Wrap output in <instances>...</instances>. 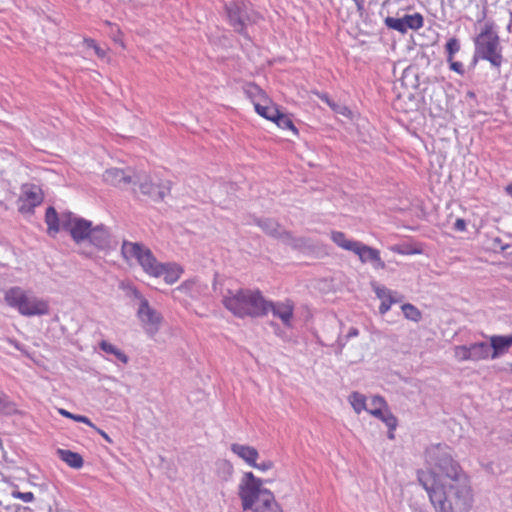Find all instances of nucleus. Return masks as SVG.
<instances>
[{
  "instance_id": "f257e3e1",
  "label": "nucleus",
  "mask_w": 512,
  "mask_h": 512,
  "mask_svg": "<svg viewBox=\"0 0 512 512\" xmlns=\"http://www.w3.org/2000/svg\"><path fill=\"white\" fill-rule=\"evenodd\" d=\"M418 480L436 512H454V508L460 512L471 510L474 495L464 471L446 480H439L430 472H419Z\"/></svg>"
},
{
  "instance_id": "f03ea898",
  "label": "nucleus",
  "mask_w": 512,
  "mask_h": 512,
  "mask_svg": "<svg viewBox=\"0 0 512 512\" xmlns=\"http://www.w3.org/2000/svg\"><path fill=\"white\" fill-rule=\"evenodd\" d=\"M222 303L227 310L239 318L265 316L268 305L257 289L228 290L223 295Z\"/></svg>"
},
{
  "instance_id": "7ed1b4c3",
  "label": "nucleus",
  "mask_w": 512,
  "mask_h": 512,
  "mask_svg": "<svg viewBox=\"0 0 512 512\" xmlns=\"http://www.w3.org/2000/svg\"><path fill=\"white\" fill-rule=\"evenodd\" d=\"M473 43L472 63L476 65L480 60L487 61L492 67L499 70L504 62V57L495 24L491 21L486 22L474 37Z\"/></svg>"
},
{
  "instance_id": "20e7f679",
  "label": "nucleus",
  "mask_w": 512,
  "mask_h": 512,
  "mask_svg": "<svg viewBox=\"0 0 512 512\" xmlns=\"http://www.w3.org/2000/svg\"><path fill=\"white\" fill-rule=\"evenodd\" d=\"M6 304L22 316H43L49 313L47 300L37 297L31 291L19 286L9 288L4 295Z\"/></svg>"
},
{
  "instance_id": "39448f33",
  "label": "nucleus",
  "mask_w": 512,
  "mask_h": 512,
  "mask_svg": "<svg viewBox=\"0 0 512 512\" xmlns=\"http://www.w3.org/2000/svg\"><path fill=\"white\" fill-rule=\"evenodd\" d=\"M425 461L428 468L426 472L433 473L439 480H446L463 471L453 459L451 448L444 444L428 447L425 452Z\"/></svg>"
},
{
  "instance_id": "423d86ee",
  "label": "nucleus",
  "mask_w": 512,
  "mask_h": 512,
  "mask_svg": "<svg viewBox=\"0 0 512 512\" xmlns=\"http://www.w3.org/2000/svg\"><path fill=\"white\" fill-rule=\"evenodd\" d=\"M331 239L341 249L352 252L358 256L362 264L369 263L375 270L384 269L386 267L378 249L370 247L361 241L353 240L338 231L331 233Z\"/></svg>"
},
{
  "instance_id": "0eeeda50",
  "label": "nucleus",
  "mask_w": 512,
  "mask_h": 512,
  "mask_svg": "<svg viewBox=\"0 0 512 512\" xmlns=\"http://www.w3.org/2000/svg\"><path fill=\"white\" fill-rule=\"evenodd\" d=\"M121 254L126 261L135 259L148 276L159 278L163 263L158 261L153 252L145 245L125 240L121 246Z\"/></svg>"
},
{
  "instance_id": "6e6552de",
  "label": "nucleus",
  "mask_w": 512,
  "mask_h": 512,
  "mask_svg": "<svg viewBox=\"0 0 512 512\" xmlns=\"http://www.w3.org/2000/svg\"><path fill=\"white\" fill-rule=\"evenodd\" d=\"M129 294L139 300V307L137 309V317L144 329V331L153 337L160 329L162 323V315L156 309L152 308L148 300L141 294V292L132 285L128 286Z\"/></svg>"
},
{
  "instance_id": "1a4fd4ad",
  "label": "nucleus",
  "mask_w": 512,
  "mask_h": 512,
  "mask_svg": "<svg viewBox=\"0 0 512 512\" xmlns=\"http://www.w3.org/2000/svg\"><path fill=\"white\" fill-rule=\"evenodd\" d=\"M262 480L255 477L252 472H245L239 483V497L244 510L254 509L262 502L264 493H271L262 487Z\"/></svg>"
},
{
  "instance_id": "9d476101",
  "label": "nucleus",
  "mask_w": 512,
  "mask_h": 512,
  "mask_svg": "<svg viewBox=\"0 0 512 512\" xmlns=\"http://www.w3.org/2000/svg\"><path fill=\"white\" fill-rule=\"evenodd\" d=\"M139 189L143 195L149 197L153 201H162L170 194L172 182L170 180H163L159 178L154 181L149 175H145L139 180Z\"/></svg>"
},
{
  "instance_id": "9b49d317",
  "label": "nucleus",
  "mask_w": 512,
  "mask_h": 512,
  "mask_svg": "<svg viewBox=\"0 0 512 512\" xmlns=\"http://www.w3.org/2000/svg\"><path fill=\"white\" fill-rule=\"evenodd\" d=\"M229 25L241 35H246L247 6L243 1H232L225 5Z\"/></svg>"
},
{
  "instance_id": "f8f14e48",
  "label": "nucleus",
  "mask_w": 512,
  "mask_h": 512,
  "mask_svg": "<svg viewBox=\"0 0 512 512\" xmlns=\"http://www.w3.org/2000/svg\"><path fill=\"white\" fill-rule=\"evenodd\" d=\"M44 193L42 189L35 184H25L18 200V210L22 214L33 212L34 208L42 203Z\"/></svg>"
},
{
  "instance_id": "ddd939ff",
  "label": "nucleus",
  "mask_w": 512,
  "mask_h": 512,
  "mask_svg": "<svg viewBox=\"0 0 512 512\" xmlns=\"http://www.w3.org/2000/svg\"><path fill=\"white\" fill-rule=\"evenodd\" d=\"M384 23L389 29L405 34L408 29L415 31L421 29L424 25V18L420 13L416 12L414 14H407L403 18L386 17Z\"/></svg>"
},
{
  "instance_id": "4468645a",
  "label": "nucleus",
  "mask_w": 512,
  "mask_h": 512,
  "mask_svg": "<svg viewBox=\"0 0 512 512\" xmlns=\"http://www.w3.org/2000/svg\"><path fill=\"white\" fill-rule=\"evenodd\" d=\"M261 117L273 122L278 128L290 131L294 136H299V130L293 123L291 115L282 112L275 102L269 106Z\"/></svg>"
},
{
  "instance_id": "2eb2a0df",
  "label": "nucleus",
  "mask_w": 512,
  "mask_h": 512,
  "mask_svg": "<svg viewBox=\"0 0 512 512\" xmlns=\"http://www.w3.org/2000/svg\"><path fill=\"white\" fill-rule=\"evenodd\" d=\"M244 93L252 102L254 109L259 116H262L269 106L274 104L273 100L267 95V93L255 83L246 84L244 87Z\"/></svg>"
},
{
  "instance_id": "dca6fc26",
  "label": "nucleus",
  "mask_w": 512,
  "mask_h": 512,
  "mask_svg": "<svg viewBox=\"0 0 512 512\" xmlns=\"http://www.w3.org/2000/svg\"><path fill=\"white\" fill-rule=\"evenodd\" d=\"M266 303L268 305L265 310V315H267L269 312H272L273 316L279 318L284 326H292L294 304L291 300H285L282 302H272L266 300Z\"/></svg>"
},
{
  "instance_id": "f3484780",
  "label": "nucleus",
  "mask_w": 512,
  "mask_h": 512,
  "mask_svg": "<svg viewBox=\"0 0 512 512\" xmlns=\"http://www.w3.org/2000/svg\"><path fill=\"white\" fill-rule=\"evenodd\" d=\"M46 224H91L76 216L73 212L65 210L58 213L54 207H48L45 213Z\"/></svg>"
},
{
  "instance_id": "a211bd4d",
  "label": "nucleus",
  "mask_w": 512,
  "mask_h": 512,
  "mask_svg": "<svg viewBox=\"0 0 512 512\" xmlns=\"http://www.w3.org/2000/svg\"><path fill=\"white\" fill-rule=\"evenodd\" d=\"M89 243L101 250L114 249L116 242L112 240L104 226H91Z\"/></svg>"
},
{
  "instance_id": "6ab92c4d",
  "label": "nucleus",
  "mask_w": 512,
  "mask_h": 512,
  "mask_svg": "<svg viewBox=\"0 0 512 512\" xmlns=\"http://www.w3.org/2000/svg\"><path fill=\"white\" fill-rule=\"evenodd\" d=\"M230 449L238 458L250 467L255 466V461L259 458V452L253 446L232 443L230 445Z\"/></svg>"
},
{
  "instance_id": "aec40b11",
  "label": "nucleus",
  "mask_w": 512,
  "mask_h": 512,
  "mask_svg": "<svg viewBox=\"0 0 512 512\" xmlns=\"http://www.w3.org/2000/svg\"><path fill=\"white\" fill-rule=\"evenodd\" d=\"M104 181L112 186L127 185L132 182V177L120 168H109L103 174Z\"/></svg>"
},
{
  "instance_id": "412c9836",
  "label": "nucleus",
  "mask_w": 512,
  "mask_h": 512,
  "mask_svg": "<svg viewBox=\"0 0 512 512\" xmlns=\"http://www.w3.org/2000/svg\"><path fill=\"white\" fill-rule=\"evenodd\" d=\"M373 290L377 298L381 300V304L379 306V313L381 315H384L390 310L392 304L397 302V300L394 297V293L385 286L377 284L373 285Z\"/></svg>"
},
{
  "instance_id": "4be33fe9",
  "label": "nucleus",
  "mask_w": 512,
  "mask_h": 512,
  "mask_svg": "<svg viewBox=\"0 0 512 512\" xmlns=\"http://www.w3.org/2000/svg\"><path fill=\"white\" fill-rule=\"evenodd\" d=\"M183 268L175 262H165L159 273V278L163 277L166 284L172 285L176 283L182 276Z\"/></svg>"
},
{
  "instance_id": "5701e85b",
  "label": "nucleus",
  "mask_w": 512,
  "mask_h": 512,
  "mask_svg": "<svg viewBox=\"0 0 512 512\" xmlns=\"http://www.w3.org/2000/svg\"><path fill=\"white\" fill-rule=\"evenodd\" d=\"M491 358L495 359L512 346V335H495L490 338Z\"/></svg>"
},
{
  "instance_id": "b1692460",
  "label": "nucleus",
  "mask_w": 512,
  "mask_h": 512,
  "mask_svg": "<svg viewBox=\"0 0 512 512\" xmlns=\"http://www.w3.org/2000/svg\"><path fill=\"white\" fill-rule=\"evenodd\" d=\"M367 412L373 417L381 420L387 426V428H397L398 420L390 411L388 406L383 409H369Z\"/></svg>"
},
{
  "instance_id": "393cba45",
  "label": "nucleus",
  "mask_w": 512,
  "mask_h": 512,
  "mask_svg": "<svg viewBox=\"0 0 512 512\" xmlns=\"http://www.w3.org/2000/svg\"><path fill=\"white\" fill-rule=\"evenodd\" d=\"M471 361H480L491 357V347L486 342H477L469 345Z\"/></svg>"
},
{
  "instance_id": "a878e982",
  "label": "nucleus",
  "mask_w": 512,
  "mask_h": 512,
  "mask_svg": "<svg viewBox=\"0 0 512 512\" xmlns=\"http://www.w3.org/2000/svg\"><path fill=\"white\" fill-rule=\"evenodd\" d=\"M59 458L68 466L74 469H80L83 466V458L79 453L66 449H58Z\"/></svg>"
},
{
  "instance_id": "bb28decb",
  "label": "nucleus",
  "mask_w": 512,
  "mask_h": 512,
  "mask_svg": "<svg viewBox=\"0 0 512 512\" xmlns=\"http://www.w3.org/2000/svg\"><path fill=\"white\" fill-rule=\"evenodd\" d=\"M253 510L254 512H282L272 493H264L262 502L257 504Z\"/></svg>"
},
{
  "instance_id": "cd10ccee",
  "label": "nucleus",
  "mask_w": 512,
  "mask_h": 512,
  "mask_svg": "<svg viewBox=\"0 0 512 512\" xmlns=\"http://www.w3.org/2000/svg\"><path fill=\"white\" fill-rule=\"evenodd\" d=\"M183 293L186 296H189L191 298H195L198 294V282L195 279H190L182 282L178 287H176L172 291V296L175 299H178L177 294Z\"/></svg>"
},
{
  "instance_id": "c85d7f7f",
  "label": "nucleus",
  "mask_w": 512,
  "mask_h": 512,
  "mask_svg": "<svg viewBox=\"0 0 512 512\" xmlns=\"http://www.w3.org/2000/svg\"><path fill=\"white\" fill-rule=\"evenodd\" d=\"M348 402L356 414H361L363 411L369 410L367 408V398L364 394L354 391L348 396Z\"/></svg>"
},
{
  "instance_id": "c756f323",
  "label": "nucleus",
  "mask_w": 512,
  "mask_h": 512,
  "mask_svg": "<svg viewBox=\"0 0 512 512\" xmlns=\"http://www.w3.org/2000/svg\"><path fill=\"white\" fill-rule=\"evenodd\" d=\"M73 240L77 243L89 241L91 226H70L66 229Z\"/></svg>"
},
{
  "instance_id": "7c9ffc66",
  "label": "nucleus",
  "mask_w": 512,
  "mask_h": 512,
  "mask_svg": "<svg viewBox=\"0 0 512 512\" xmlns=\"http://www.w3.org/2000/svg\"><path fill=\"white\" fill-rule=\"evenodd\" d=\"M99 347L103 352L113 355L121 363H128V356L115 345L103 340L99 343Z\"/></svg>"
},
{
  "instance_id": "2f4dec72",
  "label": "nucleus",
  "mask_w": 512,
  "mask_h": 512,
  "mask_svg": "<svg viewBox=\"0 0 512 512\" xmlns=\"http://www.w3.org/2000/svg\"><path fill=\"white\" fill-rule=\"evenodd\" d=\"M390 250L400 255H416L422 253V249L414 248L409 244H396L391 246Z\"/></svg>"
},
{
  "instance_id": "473e14b6",
  "label": "nucleus",
  "mask_w": 512,
  "mask_h": 512,
  "mask_svg": "<svg viewBox=\"0 0 512 512\" xmlns=\"http://www.w3.org/2000/svg\"><path fill=\"white\" fill-rule=\"evenodd\" d=\"M401 309H402L404 316L407 319L414 321V322H418L421 320V312L414 305L406 303V304L402 305Z\"/></svg>"
},
{
  "instance_id": "72a5a7b5",
  "label": "nucleus",
  "mask_w": 512,
  "mask_h": 512,
  "mask_svg": "<svg viewBox=\"0 0 512 512\" xmlns=\"http://www.w3.org/2000/svg\"><path fill=\"white\" fill-rule=\"evenodd\" d=\"M445 51L447 54V61L454 59L455 54L460 51V42L457 38L452 37L448 39L445 44Z\"/></svg>"
},
{
  "instance_id": "f704fd0d",
  "label": "nucleus",
  "mask_w": 512,
  "mask_h": 512,
  "mask_svg": "<svg viewBox=\"0 0 512 512\" xmlns=\"http://www.w3.org/2000/svg\"><path fill=\"white\" fill-rule=\"evenodd\" d=\"M454 357L459 362L471 361L469 345H458L454 347Z\"/></svg>"
},
{
  "instance_id": "c9c22d12",
  "label": "nucleus",
  "mask_w": 512,
  "mask_h": 512,
  "mask_svg": "<svg viewBox=\"0 0 512 512\" xmlns=\"http://www.w3.org/2000/svg\"><path fill=\"white\" fill-rule=\"evenodd\" d=\"M218 473H223L224 478H228L233 473V465L227 460H220L217 462Z\"/></svg>"
},
{
  "instance_id": "e433bc0d",
  "label": "nucleus",
  "mask_w": 512,
  "mask_h": 512,
  "mask_svg": "<svg viewBox=\"0 0 512 512\" xmlns=\"http://www.w3.org/2000/svg\"><path fill=\"white\" fill-rule=\"evenodd\" d=\"M11 496L15 499H20L25 503H31L34 501L35 496L32 492H20L17 490H14L11 492Z\"/></svg>"
},
{
  "instance_id": "4c0bfd02",
  "label": "nucleus",
  "mask_w": 512,
  "mask_h": 512,
  "mask_svg": "<svg viewBox=\"0 0 512 512\" xmlns=\"http://www.w3.org/2000/svg\"><path fill=\"white\" fill-rule=\"evenodd\" d=\"M12 409L9 397L0 391V414L9 413Z\"/></svg>"
},
{
  "instance_id": "58836bf2",
  "label": "nucleus",
  "mask_w": 512,
  "mask_h": 512,
  "mask_svg": "<svg viewBox=\"0 0 512 512\" xmlns=\"http://www.w3.org/2000/svg\"><path fill=\"white\" fill-rule=\"evenodd\" d=\"M370 406L369 409H383L386 408L388 404L382 396L375 395L371 398Z\"/></svg>"
},
{
  "instance_id": "ea45409f",
  "label": "nucleus",
  "mask_w": 512,
  "mask_h": 512,
  "mask_svg": "<svg viewBox=\"0 0 512 512\" xmlns=\"http://www.w3.org/2000/svg\"><path fill=\"white\" fill-rule=\"evenodd\" d=\"M447 62L449 63V68L452 71L456 72L459 75H464L465 70H464V66L461 62L455 61L454 59H452L451 61H447Z\"/></svg>"
},
{
  "instance_id": "a19ab883",
  "label": "nucleus",
  "mask_w": 512,
  "mask_h": 512,
  "mask_svg": "<svg viewBox=\"0 0 512 512\" xmlns=\"http://www.w3.org/2000/svg\"><path fill=\"white\" fill-rule=\"evenodd\" d=\"M273 466H274V463L271 460H266L261 463H257V461H255V466H252V468L258 469L261 472H266V471L271 470L273 468Z\"/></svg>"
},
{
  "instance_id": "79ce46f5",
  "label": "nucleus",
  "mask_w": 512,
  "mask_h": 512,
  "mask_svg": "<svg viewBox=\"0 0 512 512\" xmlns=\"http://www.w3.org/2000/svg\"><path fill=\"white\" fill-rule=\"evenodd\" d=\"M69 226H48L47 234L51 237H55L59 232L66 231Z\"/></svg>"
},
{
  "instance_id": "37998d69",
  "label": "nucleus",
  "mask_w": 512,
  "mask_h": 512,
  "mask_svg": "<svg viewBox=\"0 0 512 512\" xmlns=\"http://www.w3.org/2000/svg\"><path fill=\"white\" fill-rule=\"evenodd\" d=\"M73 420L76 422L84 423L93 429H97V427L91 422V420L84 415L76 414L75 417H73Z\"/></svg>"
},
{
  "instance_id": "c03bdc74",
  "label": "nucleus",
  "mask_w": 512,
  "mask_h": 512,
  "mask_svg": "<svg viewBox=\"0 0 512 512\" xmlns=\"http://www.w3.org/2000/svg\"><path fill=\"white\" fill-rule=\"evenodd\" d=\"M358 335L359 330L356 327H351L345 337V341L342 343V346H344L349 339L357 337Z\"/></svg>"
},
{
  "instance_id": "a18cd8bd",
  "label": "nucleus",
  "mask_w": 512,
  "mask_h": 512,
  "mask_svg": "<svg viewBox=\"0 0 512 512\" xmlns=\"http://www.w3.org/2000/svg\"><path fill=\"white\" fill-rule=\"evenodd\" d=\"M116 32H117V36H118V37H115L113 40H114L116 43H118V44H119L123 49H125V48H126V45H125V43H124V41H123V39H122V38H123V33H122V31L120 30V28H119V27H116Z\"/></svg>"
},
{
  "instance_id": "49530a36",
  "label": "nucleus",
  "mask_w": 512,
  "mask_h": 512,
  "mask_svg": "<svg viewBox=\"0 0 512 512\" xmlns=\"http://www.w3.org/2000/svg\"><path fill=\"white\" fill-rule=\"evenodd\" d=\"M83 44L87 48H92V49H94L98 45L97 42L94 39H92V38H84L83 39Z\"/></svg>"
},
{
  "instance_id": "de8ad7c7",
  "label": "nucleus",
  "mask_w": 512,
  "mask_h": 512,
  "mask_svg": "<svg viewBox=\"0 0 512 512\" xmlns=\"http://www.w3.org/2000/svg\"><path fill=\"white\" fill-rule=\"evenodd\" d=\"M93 50L99 58H104L106 56V51L102 49L99 45H97Z\"/></svg>"
},
{
  "instance_id": "09e8293b",
  "label": "nucleus",
  "mask_w": 512,
  "mask_h": 512,
  "mask_svg": "<svg viewBox=\"0 0 512 512\" xmlns=\"http://www.w3.org/2000/svg\"><path fill=\"white\" fill-rule=\"evenodd\" d=\"M59 414L66 417V418H69V419H72L73 420V417H75L76 414H73L65 409H59L58 410Z\"/></svg>"
},
{
  "instance_id": "8fccbe9b",
  "label": "nucleus",
  "mask_w": 512,
  "mask_h": 512,
  "mask_svg": "<svg viewBox=\"0 0 512 512\" xmlns=\"http://www.w3.org/2000/svg\"><path fill=\"white\" fill-rule=\"evenodd\" d=\"M102 437L103 439L108 442V443H112V439L110 438V436L103 430L99 429L97 427V429H95Z\"/></svg>"
},
{
  "instance_id": "3c124183",
  "label": "nucleus",
  "mask_w": 512,
  "mask_h": 512,
  "mask_svg": "<svg viewBox=\"0 0 512 512\" xmlns=\"http://www.w3.org/2000/svg\"><path fill=\"white\" fill-rule=\"evenodd\" d=\"M505 193L512 198V181L504 188Z\"/></svg>"
},
{
  "instance_id": "603ef678",
  "label": "nucleus",
  "mask_w": 512,
  "mask_h": 512,
  "mask_svg": "<svg viewBox=\"0 0 512 512\" xmlns=\"http://www.w3.org/2000/svg\"><path fill=\"white\" fill-rule=\"evenodd\" d=\"M264 227V231L268 234H274V230H275V227L274 226H270V225H267V226H263Z\"/></svg>"
},
{
  "instance_id": "864d4df0",
  "label": "nucleus",
  "mask_w": 512,
  "mask_h": 512,
  "mask_svg": "<svg viewBox=\"0 0 512 512\" xmlns=\"http://www.w3.org/2000/svg\"><path fill=\"white\" fill-rule=\"evenodd\" d=\"M321 100H324L330 107L334 108V104L329 100L327 95L320 96Z\"/></svg>"
},
{
  "instance_id": "5fc2aeb1",
  "label": "nucleus",
  "mask_w": 512,
  "mask_h": 512,
  "mask_svg": "<svg viewBox=\"0 0 512 512\" xmlns=\"http://www.w3.org/2000/svg\"><path fill=\"white\" fill-rule=\"evenodd\" d=\"M321 100H324L330 107L334 108V104L329 100L327 95L320 96Z\"/></svg>"
},
{
  "instance_id": "6e6d98bb",
  "label": "nucleus",
  "mask_w": 512,
  "mask_h": 512,
  "mask_svg": "<svg viewBox=\"0 0 512 512\" xmlns=\"http://www.w3.org/2000/svg\"><path fill=\"white\" fill-rule=\"evenodd\" d=\"M395 430H396V429L388 428V438H389L390 440H393V439L395 438V434H394V431H395Z\"/></svg>"
},
{
  "instance_id": "4d7b16f0",
  "label": "nucleus",
  "mask_w": 512,
  "mask_h": 512,
  "mask_svg": "<svg viewBox=\"0 0 512 512\" xmlns=\"http://www.w3.org/2000/svg\"><path fill=\"white\" fill-rule=\"evenodd\" d=\"M455 227H456V229H457L458 231H465V228H466V226H464V225H461V226H455Z\"/></svg>"
},
{
  "instance_id": "13d9d810",
  "label": "nucleus",
  "mask_w": 512,
  "mask_h": 512,
  "mask_svg": "<svg viewBox=\"0 0 512 512\" xmlns=\"http://www.w3.org/2000/svg\"><path fill=\"white\" fill-rule=\"evenodd\" d=\"M455 224H457V225L464 224V220L457 219Z\"/></svg>"
},
{
  "instance_id": "bf43d9fd",
  "label": "nucleus",
  "mask_w": 512,
  "mask_h": 512,
  "mask_svg": "<svg viewBox=\"0 0 512 512\" xmlns=\"http://www.w3.org/2000/svg\"><path fill=\"white\" fill-rule=\"evenodd\" d=\"M411 230H414L416 226L409 225L408 226Z\"/></svg>"
},
{
  "instance_id": "052dcab7",
  "label": "nucleus",
  "mask_w": 512,
  "mask_h": 512,
  "mask_svg": "<svg viewBox=\"0 0 512 512\" xmlns=\"http://www.w3.org/2000/svg\"><path fill=\"white\" fill-rule=\"evenodd\" d=\"M357 5H360V0H353Z\"/></svg>"
}]
</instances>
